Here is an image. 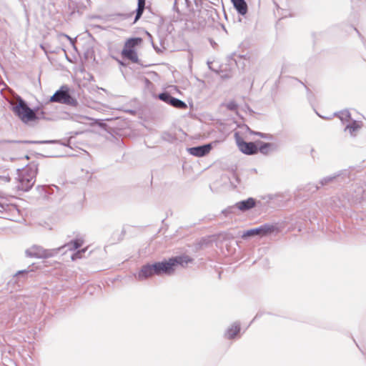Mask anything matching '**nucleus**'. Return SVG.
<instances>
[{
    "label": "nucleus",
    "mask_w": 366,
    "mask_h": 366,
    "mask_svg": "<svg viewBox=\"0 0 366 366\" xmlns=\"http://www.w3.org/2000/svg\"><path fill=\"white\" fill-rule=\"evenodd\" d=\"M192 259L188 256H178L170 258L168 261L158 262L153 264V269L156 275L172 274L177 266L184 267Z\"/></svg>",
    "instance_id": "obj_1"
},
{
    "label": "nucleus",
    "mask_w": 366,
    "mask_h": 366,
    "mask_svg": "<svg viewBox=\"0 0 366 366\" xmlns=\"http://www.w3.org/2000/svg\"><path fill=\"white\" fill-rule=\"evenodd\" d=\"M50 102L66 104L71 107H76L78 102L72 97L69 93L67 85H63L50 98Z\"/></svg>",
    "instance_id": "obj_2"
},
{
    "label": "nucleus",
    "mask_w": 366,
    "mask_h": 366,
    "mask_svg": "<svg viewBox=\"0 0 366 366\" xmlns=\"http://www.w3.org/2000/svg\"><path fill=\"white\" fill-rule=\"evenodd\" d=\"M39 164L32 161L24 166V192L29 191L36 182Z\"/></svg>",
    "instance_id": "obj_3"
},
{
    "label": "nucleus",
    "mask_w": 366,
    "mask_h": 366,
    "mask_svg": "<svg viewBox=\"0 0 366 366\" xmlns=\"http://www.w3.org/2000/svg\"><path fill=\"white\" fill-rule=\"evenodd\" d=\"M59 192L60 189L56 185L38 186L35 189L34 199H54L61 196V194H59Z\"/></svg>",
    "instance_id": "obj_4"
},
{
    "label": "nucleus",
    "mask_w": 366,
    "mask_h": 366,
    "mask_svg": "<svg viewBox=\"0 0 366 366\" xmlns=\"http://www.w3.org/2000/svg\"><path fill=\"white\" fill-rule=\"evenodd\" d=\"M61 248V247L45 249L41 246L33 245L32 247L28 248L25 253L29 257L46 259L57 254Z\"/></svg>",
    "instance_id": "obj_5"
},
{
    "label": "nucleus",
    "mask_w": 366,
    "mask_h": 366,
    "mask_svg": "<svg viewBox=\"0 0 366 366\" xmlns=\"http://www.w3.org/2000/svg\"><path fill=\"white\" fill-rule=\"evenodd\" d=\"M277 229V227L270 224H264L258 227L249 229L243 233L242 237L243 239L253 236L264 237L272 234Z\"/></svg>",
    "instance_id": "obj_6"
},
{
    "label": "nucleus",
    "mask_w": 366,
    "mask_h": 366,
    "mask_svg": "<svg viewBox=\"0 0 366 366\" xmlns=\"http://www.w3.org/2000/svg\"><path fill=\"white\" fill-rule=\"evenodd\" d=\"M158 98L161 101H162V102H164L177 109H186L187 108V104L184 102L182 101L177 98L173 97L169 93H168L167 92L160 93L158 95Z\"/></svg>",
    "instance_id": "obj_7"
},
{
    "label": "nucleus",
    "mask_w": 366,
    "mask_h": 366,
    "mask_svg": "<svg viewBox=\"0 0 366 366\" xmlns=\"http://www.w3.org/2000/svg\"><path fill=\"white\" fill-rule=\"evenodd\" d=\"M237 144L239 150L244 154L252 155L258 152V148L254 142H247L242 140L237 141Z\"/></svg>",
    "instance_id": "obj_8"
},
{
    "label": "nucleus",
    "mask_w": 366,
    "mask_h": 366,
    "mask_svg": "<svg viewBox=\"0 0 366 366\" xmlns=\"http://www.w3.org/2000/svg\"><path fill=\"white\" fill-rule=\"evenodd\" d=\"M39 114L44 115L43 112H39L37 109H31L24 101V124L30 121H35L40 119Z\"/></svg>",
    "instance_id": "obj_9"
},
{
    "label": "nucleus",
    "mask_w": 366,
    "mask_h": 366,
    "mask_svg": "<svg viewBox=\"0 0 366 366\" xmlns=\"http://www.w3.org/2000/svg\"><path fill=\"white\" fill-rule=\"evenodd\" d=\"M212 149L211 144H207L201 146L190 147L188 151L190 154L195 157H204Z\"/></svg>",
    "instance_id": "obj_10"
},
{
    "label": "nucleus",
    "mask_w": 366,
    "mask_h": 366,
    "mask_svg": "<svg viewBox=\"0 0 366 366\" xmlns=\"http://www.w3.org/2000/svg\"><path fill=\"white\" fill-rule=\"evenodd\" d=\"M155 274L153 269V264H147L142 267L136 278L138 280H144Z\"/></svg>",
    "instance_id": "obj_11"
},
{
    "label": "nucleus",
    "mask_w": 366,
    "mask_h": 366,
    "mask_svg": "<svg viewBox=\"0 0 366 366\" xmlns=\"http://www.w3.org/2000/svg\"><path fill=\"white\" fill-rule=\"evenodd\" d=\"M23 275V270L18 271L12 279L9 282L8 287L10 290V292L13 293L15 292L21 290V284L17 276Z\"/></svg>",
    "instance_id": "obj_12"
},
{
    "label": "nucleus",
    "mask_w": 366,
    "mask_h": 366,
    "mask_svg": "<svg viewBox=\"0 0 366 366\" xmlns=\"http://www.w3.org/2000/svg\"><path fill=\"white\" fill-rule=\"evenodd\" d=\"M255 205L256 200L252 197H249L245 200L240 201L235 204L236 208L239 209L242 212L247 211L254 207Z\"/></svg>",
    "instance_id": "obj_13"
},
{
    "label": "nucleus",
    "mask_w": 366,
    "mask_h": 366,
    "mask_svg": "<svg viewBox=\"0 0 366 366\" xmlns=\"http://www.w3.org/2000/svg\"><path fill=\"white\" fill-rule=\"evenodd\" d=\"M16 99L17 104H15L14 101H11L10 104L13 112L23 121V99L19 96H16Z\"/></svg>",
    "instance_id": "obj_14"
},
{
    "label": "nucleus",
    "mask_w": 366,
    "mask_h": 366,
    "mask_svg": "<svg viewBox=\"0 0 366 366\" xmlns=\"http://www.w3.org/2000/svg\"><path fill=\"white\" fill-rule=\"evenodd\" d=\"M234 7L240 15H245L247 12V4L244 0H231Z\"/></svg>",
    "instance_id": "obj_15"
},
{
    "label": "nucleus",
    "mask_w": 366,
    "mask_h": 366,
    "mask_svg": "<svg viewBox=\"0 0 366 366\" xmlns=\"http://www.w3.org/2000/svg\"><path fill=\"white\" fill-rule=\"evenodd\" d=\"M123 58L130 60L133 63L138 62V56L134 49H123L122 51Z\"/></svg>",
    "instance_id": "obj_16"
},
{
    "label": "nucleus",
    "mask_w": 366,
    "mask_h": 366,
    "mask_svg": "<svg viewBox=\"0 0 366 366\" xmlns=\"http://www.w3.org/2000/svg\"><path fill=\"white\" fill-rule=\"evenodd\" d=\"M142 42V39L139 37L130 38L124 44V49H134L135 46Z\"/></svg>",
    "instance_id": "obj_17"
},
{
    "label": "nucleus",
    "mask_w": 366,
    "mask_h": 366,
    "mask_svg": "<svg viewBox=\"0 0 366 366\" xmlns=\"http://www.w3.org/2000/svg\"><path fill=\"white\" fill-rule=\"evenodd\" d=\"M145 2H146V0H138L137 8L136 9V16L134 18V22H136L141 18L144 11V9H145Z\"/></svg>",
    "instance_id": "obj_18"
},
{
    "label": "nucleus",
    "mask_w": 366,
    "mask_h": 366,
    "mask_svg": "<svg viewBox=\"0 0 366 366\" xmlns=\"http://www.w3.org/2000/svg\"><path fill=\"white\" fill-rule=\"evenodd\" d=\"M240 327L239 324L234 323L232 325L230 328H229L227 331V335L229 339L234 338L236 335L239 332Z\"/></svg>",
    "instance_id": "obj_19"
},
{
    "label": "nucleus",
    "mask_w": 366,
    "mask_h": 366,
    "mask_svg": "<svg viewBox=\"0 0 366 366\" xmlns=\"http://www.w3.org/2000/svg\"><path fill=\"white\" fill-rule=\"evenodd\" d=\"M361 127V125L355 120H353L352 124H347L345 130H348L352 136H355L354 132Z\"/></svg>",
    "instance_id": "obj_20"
},
{
    "label": "nucleus",
    "mask_w": 366,
    "mask_h": 366,
    "mask_svg": "<svg viewBox=\"0 0 366 366\" xmlns=\"http://www.w3.org/2000/svg\"><path fill=\"white\" fill-rule=\"evenodd\" d=\"M342 122H348L351 119V114L348 110H344L336 114Z\"/></svg>",
    "instance_id": "obj_21"
},
{
    "label": "nucleus",
    "mask_w": 366,
    "mask_h": 366,
    "mask_svg": "<svg viewBox=\"0 0 366 366\" xmlns=\"http://www.w3.org/2000/svg\"><path fill=\"white\" fill-rule=\"evenodd\" d=\"M82 244V241L80 239H75L71 241L67 244H65L64 247H67L68 249L72 250V249H76L79 248Z\"/></svg>",
    "instance_id": "obj_22"
},
{
    "label": "nucleus",
    "mask_w": 366,
    "mask_h": 366,
    "mask_svg": "<svg viewBox=\"0 0 366 366\" xmlns=\"http://www.w3.org/2000/svg\"><path fill=\"white\" fill-rule=\"evenodd\" d=\"M273 147V144L272 143H262L259 148L258 149V151H259L263 154H268L269 152L270 148Z\"/></svg>",
    "instance_id": "obj_23"
},
{
    "label": "nucleus",
    "mask_w": 366,
    "mask_h": 366,
    "mask_svg": "<svg viewBox=\"0 0 366 366\" xmlns=\"http://www.w3.org/2000/svg\"><path fill=\"white\" fill-rule=\"evenodd\" d=\"M187 0H174L173 9L174 10L177 12L178 14L180 13V6L179 4H187Z\"/></svg>",
    "instance_id": "obj_24"
},
{
    "label": "nucleus",
    "mask_w": 366,
    "mask_h": 366,
    "mask_svg": "<svg viewBox=\"0 0 366 366\" xmlns=\"http://www.w3.org/2000/svg\"><path fill=\"white\" fill-rule=\"evenodd\" d=\"M337 176L338 175H335L325 177L322 179H321L320 183L321 184L322 186L326 185L328 183L332 182Z\"/></svg>",
    "instance_id": "obj_25"
},
{
    "label": "nucleus",
    "mask_w": 366,
    "mask_h": 366,
    "mask_svg": "<svg viewBox=\"0 0 366 366\" xmlns=\"http://www.w3.org/2000/svg\"><path fill=\"white\" fill-rule=\"evenodd\" d=\"M226 107L229 111H236L238 106L234 101H231L226 104Z\"/></svg>",
    "instance_id": "obj_26"
},
{
    "label": "nucleus",
    "mask_w": 366,
    "mask_h": 366,
    "mask_svg": "<svg viewBox=\"0 0 366 366\" xmlns=\"http://www.w3.org/2000/svg\"><path fill=\"white\" fill-rule=\"evenodd\" d=\"M86 252V249H81V250H78L77 252H76L71 257V259L73 260L74 259H80L82 257V254Z\"/></svg>",
    "instance_id": "obj_27"
},
{
    "label": "nucleus",
    "mask_w": 366,
    "mask_h": 366,
    "mask_svg": "<svg viewBox=\"0 0 366 366\" xmlns=\"http://www.w3.org/2000/svg\"><path fill=\"white\" fill-rule=\"evenodd\" d=\"M56 141L55 140H47V141H25L24 144H30V143H34V144H50V143H55Z\"/></svg>",
    "instance_id": "obj_28"
},
{
    "label": "nucleus",
    "mask_w": 366,
    "mask_h": 366,
    "mask_svg": "<svg viewBox=\"0 0 366 366\" xmlns=\"http://www.w3.org/2000/svg\"><path fill=\"white\" fill-rule=\"evenodd\" d=\"M236 208V206L234 205V206H231V207H228L227 208L223 209L222 211V213L223 214H224L225 216H227L230 213H232L233 212V209Z\"/></svg>",
    "instance_id": "obj_29"
},
{
    "label": "nucleus",
    "mask_w": 366,
    "mask_h": 366,
    "mask_svg": "<svg viewBox=\"0 0 366 366\" xmlns=\"http://www.w3.org/2000/svg\"><path fill=\"white\" fill-rule=\"evenodd\" d=\"M19 185H18V188L20 189V186L23 185V177L21 174L19 175Z\"/></svg>",
    "instance_id": "obj_30"
},
{
    "label": "nucleus",
    "mask_w": 366,
    "mask_h": 366,
    "mask_svg": "<svg viewBox=\"0 0 366 366\" xmlns=\"http://www.w3.org/2000/svg\"><path fill=\"white\" fill-rule=\"evenodd\" d=\"M232 178H234L237 181V183L239 182V177L237 173L234 172L232 174Z\"/></svg>",
    "instance_id": "obj_31"
},
{
    "label": "nucleus",
    "mask_w": 366,
    "mask_h": 366,
    "mask_svg": "<svg viewBox=\"0 0 366 366\" xmlns=\"http://www.w3.org/2000/svg\"><path fill=\"white\" fill-rule=\"evenodd\" d=\"M152 46H153V47H154V50H156V51H157V53L161 52V50H160L158 47L155 46H154V43H152Z\"/></svg>",
    "instance_id": "obj_32"
},
{
    "label": "nucleus",
    "mask_w": 366,
    "mask_h": 366,
    "mask_svg": "<svg viewBox=\"0 0 366 366\" xmlns=\"http://www.w3.org/2000/svg\"><path fill=\"white\" fill-rule=\"evenodd\" d=\"M258 134L262 137H265V134H262V133H258Z\"/></svg>",
    "instance_id": "obj_33"
},
{
    "label": "nucleus",
    "mask_w": 366,
    "mask_h": 366,
    "mask_svg": "<svg viewBox=\"0 0 366 366\" xmlns=\"http://www.w3.org/2000/svg\"><path fill=\"white\" fill-rule=\"evenodd\" d=\"M259 314H257L256 316L254 317V318L252 320V322L256 320L257 317H259Z\"/></svg>",
    "instance_id": "obj_34"
},
{
    "label": "nucleus",
    "mask_w": 366,
    "mask_h": 366,
    "mask_svg": "<svg viewBox=\"0 0 366 366\" xmlns=\"http://www.w3.org/2000/svg\"><path fill=\"white\" fill-rule=\"evenodd\" d=\"M0 207H1V209H4V206L3 204L0 203Z\"/></svg>",
    "instance_id": "obj_35"
},
{
    "label": "nucleus",
    "mask_w": 366,
    "mask_h": 366,
    "mask_svg": "<svg viewBox=\"0 0 366 366\" xmlns=\"http://www.w3.org/2000/svg\"><path fill=\"white\" fill-rule=\"evenodd\" d=\"M24 159H29V156H28V155H24Z\"/></svg>",
    "instance_id": "obj_36"
},
{
    "label": "nucleus",
    "mask_w": 366,
    "mask_h": 366,
    "mask_svg": "<svg viewBox=\"0 0 366 366\" xmlns=\"http://www.w3.org/2000/svg\"><path fill=\"white\" fill-rule=\"evenodd\" d=\"M24 274H25L26 273L29 272V270L24 269Z\"/></svg>",
    "instance_id": "obj_37"
},
{
    "label": "nucleus",
    "mask_w": 366,
    "mask_h": 366,
    "mask_svg": "<svg viewBox=\"0 0 366 366\" xmlns=\"http://www.w3.org/2000/svg\"><path fill=\"white\" fill-rule=\"evenodd\" d=\"M148 36H149L150 39H152V35L149 33H147Z\"/></svg>",
    "instance_id": "obj_38"
}]
</instances>
